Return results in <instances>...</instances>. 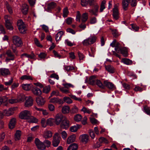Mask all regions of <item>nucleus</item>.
<instances>
[{
  "mask_svg": "<svg viewBox=\"0 0 150 150\" xmlns=\"http://www.w3.org/2000/svg\"><path fill=\"white\" fill-rule=\"evenodd\" d=\"M122 62L127 65H130L132 63V61L127 58L122 59Z\"/></svg>",
  "mask_w": 150,
  "mask_h": 150,
  "instance_id": "40",
  "label": "nucleus"
},
{
  "mask_svg": "<svg viewBox=\"0 0 150 150\" xmlns=\"http://www.w3.org/2000/svg\"><path fill=\"white\" fill-rule=\"evenodd\" d=\"M28 6L25 4H23L22 6L21 11L24 15H26L28 13Z\"/></svg>",
  "mask_w": 150,
  "mask_h": 150,
  "instance_id": "22",
  "label": "nucleus"
},
{
  "mask_svg": "<svg viewBox=\"0 0 150 150\" xmlns=\"http://www.w3.org/2000/svg\"><path fill=\"white\" fill-rule=\"evenodd\" d=\"M60 91L63 93H69V90L65 87H61L60 88Z\"/></svg>",
  "mask_w": 150,
  "mask_h": 150,
  "instance_id": "57",
  "label": "nucleus"
},
{
  "mask_svg": "<svg viewBox=\"0 0 150 150\" xmlns=\"http://www.w3.org/2000/svg\"><path fill=\"white\" fill-rule=\"evenodd\" d=\"M144 112L147 115H150V108L147 106L144 107Z\"/></svg>",
  "mask_w": 150,
  "mask_h": 150,
  "instance_id": "50",
  "label": "nucleus"
},
{
  "mask_svg": "<svg viewBox=\"0 0 150 150\" xmlns=\"http://www.w3.org/2000/svg\"><path fill=\"white\" fill-rule=\"evenodd\" d=\"M50 102L53 103H58L59 104H62L64 103V101L62 99L57 98H51L50 100Z\"/></svg>",
  "mask_w": 150,
  "mask_h": 150,
  "instance_id": "16",
  "label": "nucleus"
},
{
  "mask_svg": "<svg viewBox=\"0 0 150 150\" xmlns=\"http://www.w3.org/2000/svg\"><path fill=\"white\" fill-rule=\"evenodd\" d=\"M120 43L119 42H117L116 43L115 45V50L118 52H119L120 51V50L121 48H120L119 47Z\"/></svg>",
  "mask_w": 150,
  "mask_h": 150,
  "instance_id": "61",
  "label": "nucleus"
},
{
  "mask_svg": "<svg viewBox=\"0 0 150 150\" xmlns=\"http://www.w3.org/2000/svg\"><path fill=\"white\" fill-rule=\"evenodd\" d=\"M59 95V92L57 90L54 91H52L51 93V97L54 96H58Z\"/></svg>",
  "mask_w": 150,
  "mask_h": 150,
  "instance_id": "63",
  "label": "nucleus"
},
{
  "mask_svg": "<svg viewBox=\"0 0 150 150\" xmlns=\"http://www.w3.org/2000/svg\"><path fill=\"white\" fill-rule=\"evenodd\" d=\"M69 11L67 8H65L63 10V16L64 18H66L67 16L69 13Z\"/></svg>",
  "mask_w": 150,
  "mask_h": 150,
  "instance_id": "49",
  "label": "nucleus"
},
{
  "mask_svg": "<svg viewBox=\"0 0 150 150\" xmlns=\"http://www.w3.org/2000/svg\"><path fill=\"white\" fill-rule=\"evenodd\" d=\"M82 43L84 46H88L90 45L88 38L84 40L82 42Z\"/></svg>",
  "mask_w": 150,
  "mask_h": 150,
  "instance_id": "53",
  "label": "nucleus"
},
{
  "mask_svg": "<svg viewBox=\"0 0 150 150\" xmlns=\"http://www.w3.org/2000/svg\"><path fill=\"white\" fill-rule=\"evenodd\" d=\"M31 115L30 112L27 110H25L21 112L20 114L19 117L21 119H29Z\"/></svg>",
  "mask_w": 150,
  "mask_h": 150,
  "instance_id": "6",
  "label": "nucleus"
},
{
  "mask_svg": "<svg viewBox=\"0 0 150 150\" xmlns=\"http://www.w3.org/2000/svg\"><path fill=\"white\" fill-rule=\"evenodd\" d=\"M96 76H92L90 77L89 80V83L92 85H94L96 83Z\"/></svg>",
  "mask_w": 150,
  "mask_h": 150,
  "instance_id": "26",
  "label": "nucleus"
},
{
  "mask_svg": "<svg viewBox=\"0 0 150 150\" xmlns=\"http://www.w3.org/2000/svg\"><path fill=\"white\" fill-rule=\"evenodd\" d=\"M12 40L14 45L17 47H21L23 45V43L21 39L17 35L13 36Z\"/></svg>",
  "mask_w": 150,
  "mask_h": 150,
  "instance_id": "1",
  "label": "nucleus"
},
{
  "mask_svg": "<svg viewBox=\"0 0 150 150\" xmlns=\"http://www.w3.org/2000/svg\"><path fill=\"white\" fill-rule=\"evenodd\" d=\"M69 106H65L62 108V111L63 113L66 114L69 112Z\"/></svg>",
  "mask_w": 150,
  "mask_h": 150,
  "instance_id": "41",
  "label": "nucleus"
},
{
  "mask_svg": "<svg viewBox=\"0 0 150 150\" xmlns=\"http://www.w3.org/2000/svg\"><path fill=\"white\" fill-rule=\"evenodd\" d=\"M22 88L25 90L28 91L30 89L31 87L30 84H25L22 85Z\"/></svg>",
  "mask_w": 150,
  "mask_h": 150,
  "instance_id": "38",
  "label": "nucleus"
},
{
  "mask_svg": "<svg viewBox=\"0 0 150 150\" xmlns=\"http://www.w3.org/2000/svg\"><path fill=\"white\" fill-rule=\"evenodd\" d=\"M96 84L99 87L101 88L104 89L105 88V85H104L100 80L96 79Z\"/></svg>",
  "mask_w": 150,
  "mask_h": 150,
  "instance_id": "32",
  "label": "nucleus"
},
{
  "mask_svg": "<svg viewBox=\"0 0 150 150\" xmlns=\"http://www.w3.org/2000/svg\"><path fill=\"white\" fill-rule=\"evenodd\" d=\"M0 74L5 77L10 74V72L8 69L2 68L0 69Z\"/></svg>",
  "mask_w": 150,
  "mask_h": 150,
  "instance_id": "13",
  "label": "nucleus"
},
{
  "mask_svg": "<svg viewBox=\"0 0 150 150\" xmlns=\"http://www.w3.org/2000/svg\"><path fill=\"white\" fill-rule=\"evenodd\" d=\"M81 110L84 113L86 112L88 114H90L91 112V111L90 110L87 109L86 108L84 107H83L81 109Z\"/></svg>",
  "mask_w": 150,
  "mask_h": 150,
  "instance_id": "64",
  "label": "nucleus"
},
{
  "mask_svg": "<svg viewBox=\"0 0 150 150\" xmlns=\"http://www.w3.org/2000/svg\"><path fill=\"white\" fill-rule=\"evenodd\" d=\"M6 8L8 10L9 13L10 14H12L13 13V10L11 7L9 5L8 2H6Z\"/></svg>",
  "mask_w": 150,
  "mask_h": 150,
  "instance_id": "47",
  "label": "nucleus"
},
{
  "mask_svg": "<svg viewBox=\"0 0 150 150\" xmlns=\"http://www.w3.org/2000/svg\"><path fill=\"white\" fill-rule=\"evenodd\" d=\"M88 133L92 139H93L95 137V134L93 130L91 129L89 130Z\"/></svg>",
  "mask_w": 150,
  "mask_h": 150,
  "instance_id": "54",
  "label": "nucleus"
},
{
  "mask_svg": "<svg viewBox=\"0 0 150 150\" xmlns=\"http://www.w3.org/2000/svg\"><path fill=\"white\" fill-rule=\"evenodd\" d=\"M131 25L132 26V28L133 30L136 31L138 30L139 28V27L136 24H132Z\"/></svg>",
  "mask_w": 150,
  "mask_h": 150,
  "instance_id": "60",
  "label": "nucleus"
},
{
  "mask_svg": "<svg viewBox=\"0 0 150 150\" xmlns=\"http://www.w3.org/2000/svg\"><path fill=\"white\" fill-rule=\"evenodd\" d=\"M54 120L52 118H50L47 120V125L50 126H53L54 125Z\"/></svg>",
  "mask_w": 150,
  "mask_h": 150,
  "instance_id": "34",
  "label": "nucleus"
},
{
  "mask_svg": "<svg viewBox=\"0 0 150 150\" xmlns=\"http://www.w3.org/2000/svg\"><path fill=\"white\" fill-rule=\"evenodd\" d=\"M78 108L76 105H74L70 110V112L71 114L76 113L78 112Z\"/></svg>",
  "mask_w": 150,
  "mask_h": 150,
  "instance_id": "36",
  "label": "nucleus"
},
{
  "mask_svg": "<svg viewBox=\"0 0 150 150\" xmlns=\"http://www.w3.org/2000/svg\"><path fill=\"white\" fill-rule=\"evenodd\" d=\"M16 122V120L14 118H13L11 119L9 124V127L10 129H12L15 126Z\"/></svg>",
  "mask_w": 150,
  "mask_h": 150,
  "instance_id": "20",
  "label": "nucleus"
},
{
  "mask_svg": "<svg viewBox=\"0 0 150 150\" xmlns=\"http://www.w3.org/2000/svg\"><path fill=\"white\" fill-rule=\"evenodd\" d=\"M63 100L64 102H65L68 104H71L72 103L71 99L69 97H64L63 98Z\"/></svg>",
  "mask_w": 150,
  "mask_h": 150,
  "instance_id": "44",
  "label": "nucleus"
},
{
  "mask_svg": "<svg viewBox=\"0 0 150 150\" xmlns=\"http://www.w3.org/2000/svg\"><path fill=\"white\" fill-rule=\"evenodd\" d=\"M20 79L22 80H33L32 77L28 75H25L22 76L20 77Z\"/></svg>",
  "mask_w": 150,
  "mask_h": 150,
  "instance_id": "27",
  "label": "nucleus"
},
{
  "mask_svg": "<svg viewBox=\"0 0 150 150\" xmlns=\"http://www.w3.org/2000/svg\"><path fill=\"white\" fill-rule=\"evenodd\" d=\"M119 6V3L115 4L114 5V8H113L112 15L113 18L115 20L118 19L119 17V13L118 9Z\"/></svg>",
  "mask_w": 150,
  "mask_h": 150,
  "instance_id": "3",
  "label": "nucleus"
},
{
  "mask_svg": "<svg viewBox=\"0 0 150 150\" xmlns=\"http://www.w3.org/2000/svg\"><path fill=\"white\" fill-rule=\"evenodd\" d=\"M134 90L136 92L139 91L141 92L143 91V88L138 86H136L134 88Z\"/></svg>",
  "mask_w": 150,
  "mask_h": 150,
  "instance_id": "56",
  "label": "nucleus"
},
{
  "mask_svg": "<svg viewBox=\"0 0 150 150\" xmlns=\"http://www.w3.org/2000/svg\"><path fill=\"white\" fill-rule=\"evenodd\" d=\"M78 128L79 127L78 126L74 125L71 126L70 128V130L71 132H75L77 131Z\"/></svg>",
  "mask_w": 150,
  "mask_h": 150,
  "instance_id": "51",
  "label": "nucleus"
},
{
  "mask_svg": "<svg viewBox=\"0 0 150 150\" xmlns=\"http://www.w3.org/2000/svg\"><path fill=\"white\" fill-rule=\"evenodd\" d=\"M76 137L74 135H71L67 139V143L68 144H70L71 143L75 141Z\"/></svg>",
  "mask_w": 150,
  "mask_h": 150,
  "instance_id": "24",
  "label": "nucleus"
},
{
  "mask_svg": "<svg viewBox=\"0 0 150 150\" xmlns=\"http://www.w3.org/2000/svg\"><path fill=\"white\" fill-rule=\"evenodd\" d=\"M53 133L51 131L47 130L44 132L43 137L45 139H48L51 137L52 136Z\"/></svg>",
  "mask_w": 150,
  "mask_h": 150,
  "instance_id": "18",
  "label": "nucleus"
},
{
  "mask_svg": "<svg viewBox=\"0 0 150 150\" xmlns=\"http://www.w3.org/2000/svg\"><path fill=\"white\" fill-rule=\"evenodd\" d=\"M44 144L46 145V147H49L51 144V142L48 140H45L43 142Z\"/></svg>",
  "mask_w": 150,
  "mask_h": 150,
  "instance_id": "62",
  "label": "nucleus"
},
{
  "mask_svg": "<svg viewBox=\"0 0 150 150\" xmlns=\"http://www.w3.org/2000/svg\"><path fill=\"white\" fill-rule=\"evenodd\" d=\"M88 136L87 134H83L80 136L81 141L83 142L86 143L88 139Z\"/></svg>",
  "mask_w": 150,
  "mask_h": 150,
  "instance_id": "21",
  "label": "nucleus"
},
{
  "mask_svg": "<svg viewBox=\"0 0 150 150\" xmlns=\"http://www.w3.org/2000/svg\"><path fill=\"white\" fill-rule=\"evenodd\" d=\"M64 69L67 71H69L74 70L75 68L73 66H65Z\"/></svg>",
  "mask_w": 150,
  "mask_h": 150,
  "instance_id": "48",
  "label": "nucleus"
},
{
  "mask_svg": "<svg viewBox=\"0 0 150 150\" xmlns=\"http://www.w3.org/2000/svg\"><path fill=\"white\" fill-rule=\"evenodd\" d=\"M17 24L18 29L20 33H24L26 30V26L23 21L21 19L18 20L17 21Z\"/></svg>",
  "mask_w": 150,
  "mask_h": 150,
  "instance_id": "2",
  "label": "nucleus"
},
{
  "mask_svg": "<svg viewBox=\"0 0 150 150\" xmlns=\"http://www.w3.org/2000/svg\"><path fill=\"white\" fill-rule=\"evenodd\" d=\"M105 68L106 70L110 73L113 74L115 72L114 68L111 65H105Z\"/></svg>",
  "mask_w": 150,
  "mask_h": 150,
  "instance_id": "19",
  "label": "nucleus"
},
{
  "mask_svg": "<svg viewBox=\"0 0 150 150\" xmlns=\"http://www.w3.org/2000/svg\"><path fill=\"white\" fill-rule=\"evenodd\" d=\"M15 110V108H10L8 110H4L3 111V113L4 115L6 116H9L13 115L14 113V111Z\"/></svg>",
  "mask_w": 150,
  "mask_h": 150,
  "instance_id": "15",
  "label": "nucleus"
},
{
  "mask_svg": "<svg viewBox=\"0 0 150 150\" xmlns=\"http://www.w3.org/2000/svg\"><path fill=\"white\" fill-rule=\"evenodd\" d=\"M78 148V145L77 144L73 143L69 146L67 150H77Z\"/></svg>",
  "mask_w": 150,
  "mask_h": 150,
  "instance_id": "28",
  "label": "nucleus"
},
{
  "mask_svg": "<svg viewBox=\"0 0 150 150\" xmlns=\"http://www.w3.org/2000/svg\"><path fill=\"white\" fill-rule=\"evenodd\" d=\"M32 91L33 93L35 96H40L41 94V91L37 87L33 88Z\"/></svg>",
  "mask_w": 150,
  "mask_h": 150,
  "instance_id": "17",
  "label": "nucleus"
},
{
  "mask_svg": "<svg viewBox=\"0 0 150 150\" xmlns=\"http://www.w3.org/2000/svg\"><path fill=\"white\" fill-rule=\"evenodd\" d=\"M82 118V116L81 115L77 114L75 115L74 119L76 121L79 122L81 120Z\"/></svg>",
  "mask_w": 150,
  "mask_h": 150,
  "instance_id": "45",
  "label": "nucleus"
},
{
  "mask_svg": "<svg viewBox=\"0 0 150 150\" xmlns=\"http://www.w3.org/2000/svg\"><path fill=\"white\" fill-rule=\"evenodd\" d=\"M50 90V86H46L43 88V93H47Z\"/></svg>",
  "mask_w": 150,
  "mask_h": 150,
  "instance_id": "46",
  "label": "nucleus"
},
{
  "mask_svg": "<svg viewBox=\"0 0 150 150\" xmlns=\"http://www.w3.org/2000/svg\"><path fill=\"white\" fill-rule=\"evenodd\" d=\"M70 124L69 120L66 117H64L60 124L61 128L63 129H67L70 126Z\"/></svg>",
  "mask_w": 150,
  "mask_h": 150,
  "instance_id": "7",
  "label": "nucleus"
},
{
  "mask_svg": "<svg viewBox=\"0 0 150 150\" xmlns=\"http://www.w3.org/2000/svg\"><path fill=\"white\" fill-rule=\"evenodd\" d=\"M120 51L121 54L124 57H127V51L126 47H125L121 48Z\"/></svg>",
  "mask_w": 150,
  "mask_h": 150,
  "instance_id": "30",
  "label": "nucleus"
},
{
  "mask_svg": "<svg viewBox=\"0 0 150 150\" xmlns=\"http://www.w3.org/2000/svg\"><path fill=\"white\" fill-rule=\"evenodd\" d=\"M36 101L38 105L42 106L45 103V99L42 97H38L36 98Z\"/></svg>",
  "mask_w": 150,
  "mask_h": 150,
  "instance_id": "14",
  "label": "nucleus"
},
{
  "mask_svg": "<svg viewBox=\"0 0 150 150\" xmlns=\"http://www.w3.org/2000/svg\"><path fill=\"white\" fill-rule=\"evenodd\" d=\"M78 54L79 60H83L85 57L84 55L82 53L79 51L78 52Z\"/></svg>",
  "mask_w": 150,
  "mask_h": 150,
  "instance_id": "55",
  "label": "nucleus"
},
{
  "mask_svg": "<svg viewBox=\"0 0 150 150\" xmlns=\"http://www.w3.org/2000/svg\"><path fill=\"white\" fill-rule=\"evenodd\" d=\"M35 144L38 149L44 150L46 148V145L43 142H42L38 138H36L35 141Z\"/></svg>",
  "mask_w": 150,
  "mask_h": 150,
  "instance_id": "8",
  "label": "nucleus"
},
{
  "mask_svg": "<svg viewBox=\"0 0 150 150\" xmlns=\"http://www.w3.org/2000/svg\"><path fill=\"white\" fill-rule=\"evenodd\" d=\"M63 85L65 88H68L69 87L73 88L74 86L70 83H65L63 84Z\"/></svg>",
  "mask_w": 150,
  "mask_h": 150,
  "instance_id": "59",
  "label": "nucleus"
},
{
  "mask_svg": "<svg viewBox=\"0 0 150 150\" xmlns=\"http://www.w3.org/2000/svg\"><path fill=\"white\" fill-rule=\"evenodd\" d=\"M41 124L42 127L45 128L47 125V120L44 118H42L41 121Z\"/></svg>",
  "mask_w": 150,
  "mask_h": 150,
  "instance_id": "42",
  "label": "nucleus"
},
{
  "mask_svg": "<svg viewBox=\"0 0 150 150\" xmlns=\"http://www.w3.org/2000/svg\"><path fill=\"white\" fill-rule=\"evenodd\" d=\"M65 117H64L63 115L61 113L57 114L55 118L54 122L57 125H59L62 121L63 119Z\"/></svg>",
  "mask_w": 150,
  "mask_h": 150,
  "instance_id": "10",
  "label": "nucleus"
},
{
  "mask_svg": "<svg viewBox=\"0 0 150 150\" xmlns=\"http://www.w3.org/2000/svg\"><path fill=\"white\" fill-rule=\"evenodd\" d=\"M56 6V3L54 2H52L47 5V9L48 10H50L51 9L55 8Z\"/></svg>",
  "mask_w": 150,
  "mask_h": 150,
  "instance_id": "37",
  "label": "nucleus"
},
{
  "mask_svg": "<svg viewBox=\"0 0 150 150\" xmlns=\"http://www.w3.org/2000/svg\"><path fill=\"white\" fill-rule=\"evenodd\" d=\"M130 2L131 5L132 7H134L137 6V1L136 0H129V2Z\"/></svg>",
  "mask_w": 150,
  "mask_h": 150,
  "instance_id": "58",
  "label": "nucleus"
},
{
  "mask_svg": "<svg viewBox=\"0 0 150 150\" xmlns=\"http://www.w3.org/2000/svg\"><path fill=\"white\" fill-rule=\"evenodd\" d=\"M61 138L59 134L58 133H56L54 135L52 143L54 147H57L58 145Z\"/></svg>",
  "mask_w": 150,
  "mask_h": 150,
  "instance_id": "5",
  "label": "nucleus"
},
{
  "mask_svg": "<svg viewBox=\"0 0 150 150\" xmlns=\"http://www.w3.org/2000/svg\"><path fill=\"white\" fill-rule=\"evenodd\" d=\"M88 18V14L85 13H83L82 16L81 21L83 22H85Z\"/></svg>",
  "mask_w": 150,
  "mask_h": 150,
  "instance_id": "43",
  "label": "nucleus"
},
{
  "mask_svg": "<svg viewBox=\"0 0 150 150\" xmlns=\"http://www.w3.org/2000/svg\"><path fill=\"white\" fill-rule=\"evenodd\" d=\"M89 42L90 45L93 44L95 43L96 40V36H90L88 38Z\"/></svg>",
  "mask_w": 150,
  "mask_h": 150,
  "instance_id": "29",
  "label": "nucleus"
},
{
  "mask_svg": "<svg viewBox=\"0 0 150 150\" xmlns=\"http://www.w3.org/2000/svg\"><path fill=\"white\" fill-rule=\"evenodd\" d=\"M104 83L108 88L112 91L116 89V86L112 83L106 80L104 81Z\"/></svg>",
  "mask_w": 150,
  "mask_h": 150,
  "instance_id": "11",
  "label": "nucleus"
},
{
  "mask_svg": "<svg viewBox=\"0 0 150 150\" xmlns=\"http://www.w3.org/2000/svg\"><path fill=\"white\" fill-rule=\"evenodd\" d=\"M6 21V22L5 24L6 28L10 30H12L13 29V27L10 21Z\"/></svg>",
  "mask_w": 150,
  "mask_h": 150,
  "instance_id": "33",
  "label": "nucleus"
},
{
  "mask_svg": "<svg viewBox=\"0 0 150 150\" xmlns=\"http://www.w3.org/2000/svg\"><path fill=\"white\" fill-rule=\"evenodd\" d=\"M7 57L6 58L5 61L6 62H8L11 60L13 61L15 58L14 54L10 50H8L6 52Z\"/></svg>",
  "mask_w": 150,
  "mask_h": 150,
  "instance_id": "4",
  "label": "nucleus"
},
{
  "mask_svg": "<svg viewBox=\"0 0 150 150\" xmlns=\"http://www.w3.org/2000/svg\"><path fill=\"white\" fill-rule=\"evenodd\" d=\"M99 8L98 5H95V6H93V8L89 9L88 12L91 15L97 16L98 15Z\"/></svg>",
  "mask_w": 150,
  "mask_h": 150,
  "instance_id": "9",
  "label": "nucleus"
},
{
  "mask_svg": "<svg viewBox=\"0 0 150 150\" xmlns=\"http://www.w3.org/2000/svg\"><path fill=\"white\" fill-rule=\"evenodd\" d=\"M106 1L105 0H103L101 2L100 6V12H103L104 9L105 8V4Z\"/></svg>",
  "mask_w": 150,
  "mask_h": 150,
  "instance_id": "39",
  "label": "nucleus"
},
{
  "mask_svg": "<svg viewBox=\"0 0 150 150\" xmlns=\"http://www.w3.org/2000/svg\"><path fill=\"white\" fill-rule=\"evenodd\" d=\"M25 103V107H29L31 106L33 104V100L32 97L30 96L26 97Z\"/></svg>",
  "mask_w": 150,
  "mask_h": 150,
  "instance_id": "12",
  "label": "nucleus"
},
{
  "mask_svg": "<svg viewBox=\"0 0 150 150\" xmlns=\"http://www.w3.org/2000/svg\"><path fill=\"white\" fill-rule=\"evenodd\" d=\"M24 57H25L29 59H33L35 57V55L34 54L30 55L26 53H24L21 55V57L23 58Z\"/></svg>",
  "mask_w": 150,
  "mask_h": 150,
  "instance_id": "35",
  "label": "nucleus"
},
{
  "mask_svg": "<svg viewBox=\"0 0 150 150\" xmlns=\"http://www.w3.org/2000/svg\"><path fill=\"white\" fill-rule=\"evenodd\" d=\"M129 2V0H122V8L125 11H126L127 10Z\"/></svg>",
  "mask_w": 150,
  "mask_h": 150,
  "instance_id": "23",
  "label": "nucleus"
},
{
  "mask_svg": "<svg viewBox=\"0 0 150 150\" xmlns=\"http://www.w3.org/2000/svg\"><path fill=\"white\" fill-rule=\"evenodd\" d=\"M21 135V131L19 130H17L15 135V140L16 141L19 140L20 139Z\"/></svg>",
  "mask_w": 150,
  "mask_h": 150,
  "instance_id": "31",
  "label": "nucleus"
},
{
  "mask_svg": "<svg viewBox=\"0 0 150 150\" xmlns=\"http://www.w3.org/2000/svg\"><path fill=\"white\" fill-rule=\"evenodd\" d=\"M88 3L90 6H95V5H98L96 3V0H88Z\"/></svg>",
  "mask_w": 150,
  "mask_h": 150,
  "instance_id": "52",
  "label": "nucleus"
},
{
  "mask_svg": "<svg viewBox=\"0 0 150 150\" xmlns=\"http://www.w3.org/2000/svg\"><path fill=\"white\" fill-rule=\"evenodd\" d=\"M64 35V32L62 31H60L56 35L55 38L57 42L60 40L62 36Z\"/></svg>",
  "mask_w": 150,
  "mask_h": 150,
  "instance_id": "25",
  "label": "nucleus"
}]
</instances>
